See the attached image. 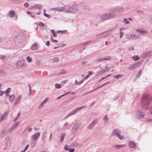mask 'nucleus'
Instances as JSON below:
<instances>
[{
	"instance_id": "nucleus-1",
	"label": "nucleus",
	"mask_w": 152,
	"mask_h": 152,
	"mask_svg": "<svg viewBox=\"0 0 152 152\" xmlns=\"http://www.w3.org/2000/svg\"><path fill=\"white\" fill-rule=\"evenodd\" d=\"M152 100L151 95L148 94H145L142 97L141 102V106L144 109H148L151 104Z\"/></svg>"
},
{
	"instance_id": "nucleus-2",
	"label": "nucleus",
	"mask_w": 152,
	"mask_h": 152,
	"mask_svg": "<svg viewBox=\"0 0 152 152\" xmlns=\"http://www.w3.org/2000/svg\"><path fill=\"white\" fill-rule=\"evenodd\" d=\"M115 16V14L113 13L104 14L100 16L99 20L101 21H103L113 18Z\"/></svg>"
},
{
	"instance_id": "nucleus-3",
	"label": "nucleus",
	"mask_w": 152,
	"mask_h": 152,
	"mask_svg": "<svg viewBox=\"0 0 152 152\" xmlns=\"http://www.w3.org/2000/svg\"><path fill=\"white\" fill-rule=\"evenodd\" d=\"M78 10V8L77 5L73 4L65 9V12L69 13H77Z\"/></svg>"
},
{
	"instance_id": "nucleus-4",
	"label": "nucleus",
	"mask_w": 152,
	"mask_h": 152,
	"mask_svg": "<svg viewBox=\"0 0 152 152\" xmlns=\"http://www.w3.org/2000/svg\"><path fill=\"white\" fill-rule=\"evenodd\" d=\"M80 125V123L77 122L73 125L71 130V133L72 134H76L77 132Z\"/></svg>"
},
{
	"instance_id": "nucleus-5",
	"label": "nucleus",
	"mask_w": 152,
	"mask_h": 152,
	"mask_svg": "<svg viewBox=\"0 0 152 152\" xmlns=\"http://www.w3.org/2000/svg\"><path fill=\"white\" fill-rule=\"evenodd\" d=\"M26 61L21 60L18 61L16 64V66L18 69H21L26 66Z\"/></svg>"
},
{
	"instance_id": "nucleus-6",
	"label": "nucleus",
	"mask_w": 152,
	"mask_h": 152,
	"mask_svg": "<svg viewBox=\"0 0 152 152\" xmlns=\"http://www.w3.org/2000/svg\"><path fill=\"white\" fill-rule=\"evenodd\" d=\"M121 131L118 129H115L113 131V134L117 136L120 139H122L123 136L120 135Z\"/></svg>"
},
{
	"instance_id": "nucleus-7",
	"label": "nucleus",
	"mask_w": 152,
	"mask_h": 152,
	"mask_svg": "<svg viewBox=\"0 0 152 152\" xmlns=\"http://www.w3.org/2000/svg\"><path fill=\"white\" fill-rule=\"evenodd\" d=\"M109 35L107 32H105L96 35V38L98 39L103 38L107 37Z\"/></svg>"
},
{
	"instance_id": "nucleus-8",
	"label": "nucleus",
	"mask_w": 152,
	"mask_h": 152,
	"mask_svg": "<svg viewBox=\"0 0 152 152\" xmlns=\"http://www.w3.org/2000/svg\"><path fill=\"white\" fill-rule=\"evenodd\" d=\"M140 63V62H139L135 64L130 65L128 67V69L129 70H131L138 67L139 66V64Z\"/></svg>"
},
{
	"instance_id": "nucleus-9",
	"label": "nucleus",
	"mask_w": 152,
	"mask_h": 152,
	"mask_svg": "<svg viewBox=\"0 0 152 152\" xmlns=\"http://www.w3.org/2000/svg\"><path fill=\"white\" fill-rule=\"evenodd\" d=\"M65 9L66 8L63 7H57L51 8V10L60 12L65 11Z\"/></svg>"
},
{
	"instance_id": "nucleus-10",
	"label": "nucleus",
	"mask_w": 152,
	"mask_h": 152,
	"mask_svg": "<svg viewBox=\"0 0 152 152\" xmlns=\"http://www.w3.org/2000/svg\"><path fill=\"white\" fill-rule=\"evenodd\" d=\"M41 134L40 132H38L33 134L31 137V139L33 140L38 139Z\"/></svg>"
},
{
	"instance_id": "nucleus-11",
	"label": "nucleus",
	"mask_w": 152,
	"mask_h": 152,
	"mask_svg": "<svg viewBox=\"0 0 152 152\" xmlns=\"http://www.w3.org/2000/svg\"><path fill=\"white\" fill-rule=\"evenodd\" d=\"M85 107H86L84 106L81 107H77L76 109L71 111L69 113L71 114V115L75 114L78 111L81 110L83 108Z\"/></svg>"
},
{
	"instance_id": "nucleus-12",
	"label": "nucleus",
	"mask_w": 152,
	"mask_h": 152,
	"mask_svg": "<svg viewBox=\"0 0 152 152\" xmlns=\"http://www.w3.org/2000/svg\"><path fill=\"white\" fill-rule=\"evenodd\" d=\"M7 112H5L1 116H0V122L4 120L7 116Z\"/></svg>"
},
{
	"instance_id": "nucleus-13",
	"label": "nucleus",
	"mask_w": 152,
	"mask_h": 152,
	"mask_svg": "<svg viewBox=\"0 0 152 152\" xmlns=\"http://www.w3.org/2000/svg\"><path fill=\"white\" fill-rule=\"evenodd\" d=\"M137 117L138 118H140L144 117V115L142 112L141 110H139L137 113Z\"/></svg>"
},
{
	"instance_id": "nucleus-14",
	"label": "nucleus",
	"mask_w": 152,
	"mask_h": 152,
	"mask_svg": "<svg viewBox=\"0 0 152 152\" xmlns=\"http://www.w3.org/2000/svg\"><path fill=\"white\" fill-rule=\"evenodd\" d=\"M9 15L8 16L9 17L12 18L15 15V12L12 10H10L9 12Z\"/></svg>"
},
{
	"instance_id": "nucleus-15",
	"label": "nucleus",
	"mask_w": 152,
	"mask_h": 152,
	"mask_svg": "<svg viewBox=\"0 0 152 152\" xmlns=\"http://www.w3.org/2000/svg\"><path fill=\"white\" fill-rule=\"evenodd\" d=\"M19 123V122L16 123L15 124L12 125V126L10 128L9 131L11 132H12L14 129L17 127Z\"/></svg>"
},
{
	"instance_id": "nucleus-16",
	"label": "nucleus",
	"mask_w": 152,
	"mask_h": 152,
	"mask_svg": "<svg viewBox=\"0 0 152 152\" xmlns=\"http://www.w3.org/2000/svg\"><path fill=\"white\" fill-rule=\"evenodd\" d=\"M48 99H49L48 98V97L46 98L40 104L39 106V107H38L39 108H40L42 107L47 102V101H48Z\"/></svg>"
},
{
	"instance_id": "nucleus-17",
	"label": "nucleus",
	"mask_w": 152,
	"mask_h": 152,
	"mask_svg": "<svg viewBox=\"0 0 152 152\" xmlns=\"http://www.w3.org/2000/svg\"><path fill=\"white\" fill-rule=\"evenodd\" d=\"M129 145L131 148H134L136 146V144L134 142L132 141L129 142Z\"/></svg>"
},
{
	"instance_id": "nucleus-18",
	"label": "nucleus",
	"mask_w": 152,
	"mask_h": 152,
	"mask_svg": "<svg viewBox=\"0 0 152 152\" xmlns=\"http://www.w3.org/2000/svg\"><path fill=\"white\" fill-rule=\"evenodd\" d=\"M96 123V122L95 121H93L88 126V128L90 129H91L92 128L94 127Z\"/></svg>"
},
{
	"instance_id": "nucleus-19",
	"label": "nucleus",
	"mask_w": 152,
	"mask_h": 152,
	"mask_svg": "<svg viewBox=\"0 0 152 152\" xmlns=\"http://www.w3.org/2000/svg\"><path fill=\"white\" fill-rule=\"evenodd\" d=\"M124 9V8L121 7H117L114 9V11H116L117 12H121Z\"/></svg>"
},
{
	"instance_id": "nucleus-20",
	"label": "nucleus",
	"mask_w": 152,
	"mask_h": 152,
	"mask_svg": "<svg viewBox=\"0 0 152 152\" xmlns=\"http://www.w3.org/2000/svg\"><path fill=\"white\" fill-rule=\"evenodd\" d=\"M38 48L37 47V44L36 42H35L31 46V49L33 50H35L37 49Z\"/></svg>"
},
{
	"instance_id": "nucleus-21",
	"label": "nucleus",
	"mask_w": 152,
	"mask_h": 152,
	"mask_svg": "<svg viewBox=\"0 0 152 152\" xmlns=\"http://www.w3.org/2000/svg\"><path fill=\"white\" fill-rule=\"evenodd\" d=\"M136 31L142 34H148V32L144 30H140L139 29H137Z\"/></svg>"
},
{
	"instance_id": "nucleus-22",
	"label": "nucleus",
	"mask_w": 152,
	"mask_h": 152,
	"mask_svg": "<svg viewBox=\"0 0 152 152\" xmlns=\"http://www.w3.org/2000/svg\"><path fill=\"white\" fill-rule=\"evenodd\" d=\"M142 56L144 57H146L151 56L150 52L148 51L143 53Z\"/></svg>"
},
{
	"instance_id": "nucleus-23",
	"label": "nucleus",
	"mask_w": 152,
	"mask_h": 152,
	"mask_svg": "<svg viewBox=\"0 0 152 152\" xmlns=\"http://www.w3.org/2000/svg\"><path fill=\"white\" fill-rule=\"evenodd\" d=\"M130 37L133 39H139L140 38V36L139 35H131Z\"/></svg>"
},
{
	"instance_id": "nucleus-24",
	"label": "nucleus",
	"mask_w": 152,
	"mask_h": 152,
	"mask_svg": "<svg viewBox=\"0 0 152 152\" xmlns=\"http://www.w3.org/2000/svg\"><path fill=\"white\" fill-rule=\"evenodd\" d=\"M125 146V145H117L115 146H113V147L115 148V149H119L124 147Z\"/></svg>"
},
{
	"instance_id": "nucleus-25",
	"label": "nucleus",
	"mask_w": 152,
	"mask_h": 152,
	"mask_svg": "<svg viewBox=\"0 0 152 152\" xmlns=\"http://www.w3.org/2000/svg\"><path fill=\"white\" fill-rule=\"evenodd\" d=\"M9 101L11 102H12L14 101L15 97L14 94H12L10 96H9Z\"/></svg>"
},
{
	"instance_id": "nucleus-26",
	"label": "nucleus",
	"mask_w": 152,
	"mask_h": 152,
	"mask_svg": "<svg viewBox=\"0 0 152 152\" xmlns=\"http://www.w3.org/2000/svg\"><path fill=\"white\" fill-rule=\"evenodd\" d=\"M11 90V88H9L5 91L4 93L7 97H8L9 95L8 94L10 92Z\"/></svg>"
},
{
	"instance_id": "nucleus-27",
	"label": "nucleus",
	"mask_w": 152,
	"mask_h": 152,
	"mask_svg": "<svg viewBox=\"0 0 152 152\" xmlns=\"http://www.w3.org/2000/svg\"><path fill=\"white\" fill-rule=\"evenodd\" d=\"M47 133L46 132H43L42 135V140L43 141H45V139L46 138V136L47 135Z\"/></svg>"
},
{
	"instance_id": "nucleus-28",
	"label": "nucleus",
	"mask_w": 152,
	"mask_h": 152,
	"mask_svg": "<svg viewBox=\"0 0 152 152\" xmlns=\"http://www.w3.org/2000/svg\"><path fill=\"white\" fill-rule=\"evenodd\" d=\"M21 99V96H19L17 98L15 102V104L18 103L20 101Z\"/></svg>"
},
{
	"instance_id": "nucleus-29",
	"label": "nucleus",
	"mask_w": 152,
	"mask_h": 152,
	"mask_svg": "<svg viewBox=\"0 0 152 152\" xmlns=\"http://www.w3.org/2000/svg\"><path fill=\"white\" fill-rule=\"evenodd\" d=\"M111 56H109L104 57L102 58V59H103V61L104 60H105V61L111 59Z\"/></svg>"
},
{
	"instance_id": "nucleus-30",
	"label": "nucleus",
	"mask_w": 152,
	"mask_h": 152,
	"mask_svg": "<svg viewBox=\"0 0 152 152\" xmlns=\"http://www.w3.org/2000/svg\"><path fill=\"white\" fill-rule=\"evenodd\" d=\"M65 136V134H62L61 135V138L60 139V141L61 142H62L64 140V137Z\"/></svg>"
},
{
	"instance_id": "nucleus-31",
	"label": "nucleus",
	"mask_w": 152,
	"mask_h": 152,
	"mask_svg": "<svg viewBox=\"0 0 152 152\" xmlns=\"http://www.w3.org/2000/svg\"><path fill=\"white\" fill-rule=\"evenodd\" d=\"M132 58V59L134 61H137L139 59V58L138 55L135 56Z\"/></svg>"
},
{
	"instance_id": "nucleus-32",
	"label": "nucleus",
	"mask_w": 152,
	"mask_h": 152,
	"mask_svg": "<svg viewBox=\"0 0 152 152\" xmlns=\"http://www.w3.org/2000/svg\"><path fill=\"white\" fill-rule=\"evenodd\" d=\"M103 61L102 58L100 59H96L94 61V62L96 63H98L100 62H102Z\"/></svg>"
},
{
	"instance_id": "nucleus-33",
	"label": "nucleus",
	"mask_w": 152,
	"mask_h": 152,
	"mask_svg": "<svg viewBox=\"0 0 152 152\" xmlns=\"http://www.w3.org/2000/svg\"><path fill=\"white\" fill-rule=\"evenodd\" d=\"M67 31L66 30H64V31H57L56 33H61V34H63L64 33H66Z\"/></svg>"
},
{
	"instance_id": "nucleus-34",
	"label": "nucleus",
	"mask_w": 152,
	"mask_h": 152,
	"mask_svg": "<svg viewBox=\"0 0 152 152\" xmlns=\"http://www.w3.org/2000/svg\"><path fill=\"white\" fill-rule=\"evenodd\" d=\"M55 88H60L61 87V85L58 84V83H56L55 84Z\"/></svg>"
},
{
	"instance_id": "nucleus-35",
	"label": "nucleus",
	"mask_w": 152,
	"mask_h": 152,
	"mask_svg": "<svg viewBox=\"0 0 152 152\" xmlns=\"http://www.w3.org/2000/svg\"><path fill=\"white\" fill-rule=\"evenodd\" d=\"M123 75L122 74H119L116 75H114L113 76V77L116 78H118L119 77H122Z\"/></svg>"
},
{
	"instance_id": "nucleus-36",
	"label": "nucleus",
	"mask_w": 152,
	"mask_h": 152,
	"mask_svg": "<svg viewBox=\"0 0 152 152\" xmlns=\"http://www.w3.org/2000/svg\"><path fill=\"white\" fill-rule=\"evenodd\" d=\"M26 60L29 63H30L32 61L31 58L29 56L27 57Z\"/></svg>"
},
{
	"instance_id": "nucleus-37",
	"label": "nucleus",
	"mask_w": 152,
	"mask_h": 152,
	"mask_svg": "<svg viewBox=\"0 0 152 152\" xmlns=\"http://www.w3.org/2000/svg\"><path fill=\"white\" fill-rule=\"evenodd\" d=\"M70 148L69 147L66 145H65L64 146V149L66 151H69Z\"/></svg>"
},
{
	"instance_id": "nucleus-38",
	"label": "nucleus",
	"mask_w": 152,
	"mask_h": 152,
	"mask_svg": "<svg viewBox=\"0 0 152 152\" xmlns=\"http://www.w3.org/2000/svg\"><path fill=\"white\" fill-rule=\"evenodd\" d=\"M122 29H124L123 28H121L120 29V38H121L123 36V33L121 31V30Z\"/></svg>"
},
{
	"instance_id": "nucleus-39",
	"label": "nucleus",
	"mask_w": 152,
	"mask_h": 152,
	"mask_svg": "<svg viewBox=\"0 0 152 152\" xmlns=\"http://www.w3.org/2000/svg\"><path fill=\"white\" fill-rule=\"evenodd\" d=\"M7 58L6 56H5L4 55H0V59L2 60H5V59Z\"/></svg>"
},
{
	"instance_id": "nucleus-40",
	"label": "nucleus",
	"mask_w": 152,
	"mask_h": 152,
	"mask_svg": "<svg viewBox=\"0 0 152 152\" xmlns=\"http://www.w3.org/2000/svg\"><path fill=\"white\" fill-rule=\"evenodd\" d=\"M38 25L39 26L43 27L44 26L45 24L42 22H39L38 23Z\"/></svg>"
},
{
	"instance_id": "nucleus-41",
	"label": "nucleus",
	"mask_w": 152,
	"mask_h": 152,
	"mask_svg": "<svg viewBox=\"0 0 152 152\" xmlns=\"http://www.w3.org/2000/svg\"><path fill=\"white\" fill-rule=\"evenodd\" d=\"M66 73L65 70L64 69H62L61 72H59L60 75H62Z\"/></svg>"
},
{
	"instance_id": "nucleus-42",
	"label": "nucleus",
	"mask_w": 152,
	"mask_h": 152,
	"mask_svg": "<svg viewBox=\"0 0 152 152\" xmlns=\"http://www.w3.org/2000/svg\"><path fill=\"white\" fill-rule=\"evenodd\" d=\"M29 145H27L25 148H24V150H23V151H22L21 152H24L26 151L28 148V147H29Z\"/></svg>"
},
{
	"instance_id": "nucleus-43",
	"label": "nucleus",
	"mask_w": 152,
	"mask_h": 152,
	"mask_svg": "<svg viewBox=\"0 0 152 152\" xmlns=\"http://www.w3.org/2000/svg\"><path fill=\"white\" fill-rule=\"evenodd\" d=\"M37 8L38 9V10L40 11L42 9V7L41 5L40 4H38L37 7Z\"/></svg>"
},
{
	"instance_id": "nucleus-44",
	"label": "nucleus",
	"mask_w": 152,
	"mask_h": 152,
	"mask_svg": "<svg viewBox=\"0 0 152 152\" xmlns=\"http://www.w3.org/2000/svg\"><path fill=\"white\" fill-rule=\"evenodd\" d=\"M44 15L46 17H47L48 18H50V15L46 13L45 12L44 13Z\"/></svg>"
},
{
	"instance_id": "nucleus-45",
	"label": "nucleus",
	"mask_w": 152,
	"mask_h": 152,
	"mask_svg": "<svg viewBox=\"0 0 152 152\" xmlns=\"http://www.w3.org/2000/svg\"><path fill=\"white\" fill-rule=\"evenodd\" d=\"M128 19H124V22H125V24H128L129 23V21H126Z\"/></svg>"
},
{
	"instance_id": "nucleus-46",
	"label": "nucleus",
	"mask_w": 152,
	"mask_h": 152,
	"mask_svg": "<svg viewBox=\"0 0 152 152\" xmlns=\"http://www.w3.org/2000/svg\"><path fill=\"white\" fill-rule=\"evenodd\" d=\"M149 21L151 23H152V14L149 16Z\"/></svg>"
},
{
	"instance_id": "nucleus-47",
	"label": "nucleus",
	"mask_w": 152,
	"mask_h": 152,
	"mask_svg": "<svg viewBox=\"0 0 152 152\" xmlns=\"http://www.w3.org/2000/svg\"><path fill=\"white\" fill-rule=\"evenodd\" d=\"M75 93L73 92H68L66 93L65 94H64L65 95H66L67 94H75Z\"/></svg>"
},
{
	"instance_id": "nucleus-48",
	"label": "nucleus",
	"mask_w": 152,
	"mask_h": 152,
	"mask_svg": "<svg viewBox=\"0 0 152 152\" xmlns=\"http://www.w3.org/2000/svg\"><path fill=\"white\" fill-rule=\"evenodd\" d=\"M141 70H140V71H139L137 74L136 76H140L141 75Z\"/></svg>"
},
{
	"instance_id": "nucleus-49",
	"label": "nucleus",
	"mask_w": 152,
	"mask_h": 152,
	"mask_svg": "<svg viewBox=\"0 0 152 152\" xmlns=\"http://www.w3.org/2000/svg\"><path fill=\"white\" fill-rule=\"evenodd\" d=\"M67 81V80H65L61 82V83L63 85H64Z\"/></svg>"
},
{
	"instance_id": "nucleus-50",
	"label": "nucleus",
	"mask_w": 152,
	"mask_h": 152,
	"mask_svg": "<svg viewBox=\"0 0 152 152\" xmlns=\"http://www.w3.org/2000/svg\"><path fill=\"white\" fill-rule=\"evenodd\" d=\"M83 79L82 80H80L79 82H78V83H77V85H80L81 83H83Z\"/></svg>"
},
{
	"instance_id": "nucleus-51",
	"label": "nucleus",
	"mask_w": 152,
	"mask_h": 152,
	"mask_svg": "<svg viewBox=\"0 0 152 152\" xmlns=\"http://www.w3.org/2000/svg\"><path fill=\"white\" fill-rule=\"evenodd\" d=\"M28 86L29 87V94H30L31 92V88L30 85L29 84H28Z\"/></svg>"
},
{
	"instance_id": "nucleus-52",
	"label": "nucleus",
	"mask_w": 152,
	"mask_h": 152,
	"mask_svg": "<svg viewBox=\"0 0 152 152\" xmlns=\"http://www.w3.org/2000/svg\"><path fill=\"white\" fill-rule=\"evenodd\" d=\"M9 132H10V131H9V130L6 131V129H5L3 131V132L4 134H7V133H8Z\"/></svg>"
},
{
	"instance_id": "nucleus-53",
	"label": "nucleus",
	"mask_w": 152,
	"mask_h": 152,
	"mask_svg": "<svg viewBox=\"0 0 152 152\" xmlns=\"http://www.w3.org/2000/svg\"><path fill=\"white\" fill-rule=\"evenodd\" d=\"M54 61L56 62H58L59 61V59L58 58H54Z\"/></svg>"
},
{
	"instance_id": "nucleus-54",
	"label": "nucleus",
	"mask_w": 152,
	"mask_h": 152,
	"mask_svg": "<svg viewBox=\"0 0 152 152\" xmlns=\"http://www.w3.org/2000/svg\"><path fill=\"white\" fill-rule=\"evenodd\" d=\"M103 120L105 121H107L108 120L107 115H105L103 118Z\"/></svg>"
},
{
	"instance_id": "nucleus-55",
	"label": "nucleus",
	"mask_w": 152,
	"mask_h": 152,
	"mask_svg": "<svg viewBox=\"0 0 152 152\" xmlns=\"http://www.w3.org/2000/svg\"><path fill=\"white\" fill-rule=\"evenodd\" d=\"M137 13L140 14H142L143 13V11L142 10L137 11Z\"/></svg>"
},
{
	"instance_id": "nucleus-56",
	"label": "nucleus",
	"mask_w": 152,
	"mask_h": 152,
	"mask_svg": "<svg viewBox=\"0 0 152 152\" xmlns=\"http://www.w3.org/2000/svg\"><path fill=\"white\" fill-rule=\"evenodd\" d=\"M46 45L47 46H49L50 45V42L49 41H47L46 42Z\"/></svg>"
},
{
	"instance_id": "nucleus-57",
	"label": "nucleus",
	"mask_w": 152,
	"mask_h": 152,
	"mask_svg": "<svg viewBox=\"0 0 152 152\" xmlns=\"http://www.w3.org/2000/svg\"><path fill=\"white\" fill-rule=\"evenodd\" d=\"M24 6L26 8H27L28 7L29 4L28 3H26L24 4Z\"/></svg>"
},
{
	"instance_id": "nucleus-58",
	"label": "nucleus",
	"mask_w": 152,
	"mask_h": 152,
	"mask_svg": "<svg viewBox=\"0 0 152 152\" xmlns=\"http://www.w3.org/2000/svg\"><path fill=\"white\" fill-rule=\"evenodd\" d=\"M27 129L28 131L29 132H31V130H32V128H26V129Z\"/></svg>"
},
{
	"instance_id": "nucleus-59",
	"label": "nucleus",
	"mask_w": 152,
	"mask_h": 152,
	"mask_svg": "<svg viewBox=\"0 0 152 152\" xmlns=\"http://www.w3.org/2000/svg\"><path fill=\"white\" fill-rule=\"evenodd\" d=\"M38 5V4H35L32 7V9H35L36 8H37V6Z\"/></svg>"
},
{
	"instance_id": "nucleus-60",
	"label": "nucleus",
	"mask_w": 152,
	"mask_h": 152,
	"mask_svg": "<svg viewBox=\"0 0 152 152\" xmlns=\"http://www.w3.org/2000/svg\"><path fill=\"white\" fill-rule=\"evenodd\" d=\"M4 93V92L3 91H0V96H1Z\"/></svg>"
},
{
	"instance_id": "nucleus-61",
	"label": "nucleus",
	"mask_w": 152,
	"mask_h": 152,
	"mask_svg": "<svg viewBox=\"0 0 152 152\" xmlns=\"http://www.w3.org/2000/svg\"><path fill=\"white\" fill-rule=\"evenodd\" d=\"M89 76V75H87L86 76H85V78H83V79L84 80H85L87 79V78Z\"/></svg>"
},
{
	"instance_id": "nucleus-62",
	"label": "nucleus",
	"mask_w": 152,
	"mask_h": 152,
	"mask_svg": "<svg viewBox=\"0 0 152 152\" xmlns=\"http://www.w3.org/2000/svg\"><path fill=\"white\" fill-rule=\"evenodd\" d=\"M4 73V71L3 70H0V74H2L3 73Z\"/></svg>"
},
{
	"instance_id": "nucleus-63",
	"label": "nucleus",
	"mask_w": 152,
	"mask_h": 152,
	"mask_svg": "<svg viewBox=\"0 0 152 152\" xmlns=\"http://www.w3.org/2000/svg\"><path fill=\"white\" fill-rule=\"evenodd\" d=\"M89 76L93 74V72L92 71H89L88 72Z\"/></svg>"
},
{
	"instance_id": "nucleus-64",
	"label": "nucleus",
	"mask_w": 152,
	"mask_h": 152,
	"mask_svg": "<svg viewBox=\"0 0 152 152\" xmlns=\"http://www.w3.org/2000/svg\"><path fill=\"white\" fill-rule=\"evenodd\" d=\"M75 151L74 148H72L69 150V152H74Z\"/></svg>"
}]
</instances>
